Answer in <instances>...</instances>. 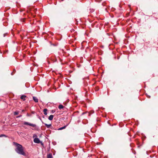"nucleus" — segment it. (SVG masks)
Masks as SVG:
<instances>
[{
	"instance_id": "nucleus-1",
	"label": "nucleus",
	"mask_w": 158,
	"mask_h": 158,
	"mask_svg": "<svg viewBox=\"0 0 158 158\" xmlns=\"http://www.w3.org/2000/svg\"><path fill=\"white\" fill-rule=\"evenodd\" d=\"M14 144L16 146L15 149V151L18 154L23 156H25V153L24 151V148L22 145L19 143H14Z\"/></svg>"
},
{
	"instance_id": "nucleus-2",
	"label": "nucleus",
	"mask_w": 158,
	"mask_h": 158,
	"mask_svg": "<svg viewBox=\"0 0 158 158\" xmlns=\"http://www.w3.org/2000/svg\"><path fill=\"white\" fill-rule=\"evenodd\" d=\"M24 124L25 125H28L30 126L35 127H36V125L32 123H30L27 122H25L24 123Z\"/></svg>"
},
{
	"instance_id": "nucleus-3",
	"label": "nucleus",
	"mask_w": 158,
	"mask_h": 158,
	"mask_svg": "<svg viewBox=\"0 0 158 158\" xmlns=\"http://www.w3.org/2000/svg\"><path fill=\"white\" fill-rule=\"evenodd\" d=\"M34 142L35 143H39L40 142V139L38 138H35L34 139Z\"/></svg>"
},
{
	"instance_id": "nucleus-4",
	"label": "nucleus",
	"mask_w": 158,
	"mask_h": 158,
	"mask_svg": "<svg viewBox=\"0 0 158 158\" xmlns=\"http://www.w3.org/2000/svg\"><path fill=\"white\" fill-rule=\"evenodd\" d=\"M33 99L34 101L36 102H38V98L35 97H33Z\"/></svg>"
},
{
	"instance_id": "nucleus-5",
	"label": "nucleus",
	"mask_w": 158,
	"mask_h": 158,
	"mask_svg": "<svg viewBox=\"0 0 158 158\" xmlns=\"http://www.w3.org/2000/svg\"><path fill=\"white\" fill-rule=\"evenodd\" d=\"M53 115H50V116L48 117V119L50 120H52L53 118Z\"/></svg>"
},
{
	"instance_id": "nucleus-6",
	"label": "nucleus",
	"mask_w": 158,
	"mask_h": 158,
	"mask_svg": "<svg viewBox=\"0 0 158 158\" xmlns=\"http://www.w3.org/2000/svg\"><path fill=\"white\" fill-rule=\"evenodd\" d=\"M26 97V96L25 95H22L21 97V98L23 100V101H25V98Z\"/></svg>"
},
{
	"instance_id": "nucleus-7",
	"label": "nucleus",
	"mask_w": 158,
	"mask_h": 158,
	"mask_svg": "<svg viewBox=\"0 0 158 158\" xmlns=\"http://www.w3.org/2000/svg\"><path fill=\"white\" fill-rule=\"evenodd\" d=\"M44 125L46 126L48 128H49L51 126V124H48L46 123H44Z\"/></svg>"
},
{
	"instance_id": "nucleus-8",
	"label": "nucleus",
	"mask_w": 158,
	"mask_h": 158,
	"mask_svg": "<svg viewBox=\"0 0 158 158\" xmlns=\"http://www.w3.org/2000/svg\"><path fill=\"white\" fill-rule=\"evenodd\" d=\"M66 127V126H65L62 127H61V128H59L58 130H62L63 129H65Z\"/></svg>"
},
{
	"instance_id": "nucleus-9",
	"label": "nucleus",
	"mask_w": 158,
	"mask_h": 158,
	"mask_svg": "<svg viewBox=\"0 0 158 158\" xmlns=\"http://www.w3.org/2000/svg\"><path fill=\"white\" fill-rule=\"evenodd\" d=\"M44 114H45V115H47V110L46 109H45L44 110Z\"/></svg>"
},
{
	"instance_id": "nucleus-10",
	"label": "nucleus",
	"mask_w": 158,
	"mask_h": 158,
	"mask_svg": "<svg viewBox=\"0 0 158 158\" xmlns=\"http://www.w3.org/2000/svg\"><path fill=\"white\" fill-rule=\"evenodd\" d=\"M52 154H49L47 156V158H52Z\"/></svg>"
},
{
	"instance_id": "nucleus-11",
	"label": "nucleus",
	"mask_w": 158,
	"mask_h": 158,
	"mask_svg": "<svg viewBox=\"0 0 158 158\" xmlns=\"http://www.w3.org/2000/svg\"><path fill=\"white\" fill-rule=\"evenodd\" d=\"M64 107V106L62 105H60L59 106V108L60 109H63Z\"/></svg>"
},
{
	"instance_id": "nucleus-12",
	"label": "nucleus",
	"mask_w": 158,
	"mask_h": 158,
	"mask_svg": "<svg viewBox=\"0 0 158 158\" xmlns=\"http://www.w3.org/2000/svg\"><path fill=\"white\" fill-rule=\"evenodd\" d=\"M14 114L15 115H17L19 114V111H15V112H14Z\"/></svg>"
},
{
	"instance_id": "nucleus-13",
	"label": "nucleus",
	"mask_w": 158,
	"mask_h": 158,
	"mask_svg": "<svg viewBox=\"0 0 158 158\" xmlns=\"http://www.w3.org/2000/svg\"><path fill=\"white\" fill-rule=\"evenodd\" d=\"M3 136H6L5 135H0V137H3Z\"/></svg>"
},
{
	"instance_id": "nucleus-14",
	"label": "nucleus",
	"mask_w": 158,
	"mask_h": 158,
	"mask_svg": "<svg viewBox=\"0 0 158 158\" xmlns=\"http://www.w3.org/2000/svg\"><path fill=\"white\" fill-rule=\"evenodd\" d=\"M22 116V115H19V116H18L17 117V118H19V117H20Z\"/></svg>"
},
{
	"instance_id": "nucleus-15",
	"label": "nucleus",
	"mask_w": 158,
	"mask_h": 158,
	"mask_svg": "<svg viewBox=\"0 0 158 158\" xmlns=\"http://www.w3.org/2000/svg\"><path fill=\"white\" fill-rule=\"evenodd\" d=\"M52 113H54V112H55V111H54L53 110H52Z\"/></svg>"
},
{
	"instance_id": "nucleus-16",
	"label": "nucleus",
	"mask_w": 158,
	"mask_h": 158,
	"mask_svg": "<svg viewBox=\"0 0 158 158\" xmlns=\"http://www.w3.org/2000/svg\"><path fill=\"white\" fill-rule=\"evenodd\" d=\"M24 110H22V112H24Z\"/></svg>"
},
{
	"instance_id": "nucleus-17",
	"label": "nucleus",
	"mask_w": 158,
	"mask_h": 158,
	"mask_svg": "<svg viewBox=\"0 0 158 158\" xmlns=\"http://www.w3.org/2000/svg\"><path fill=\"white\" fill-rule=\"evenodd\" d=\"M27 13H28V12H29V11H28V10H27Z\"/></svg>"
}]
</instances>
